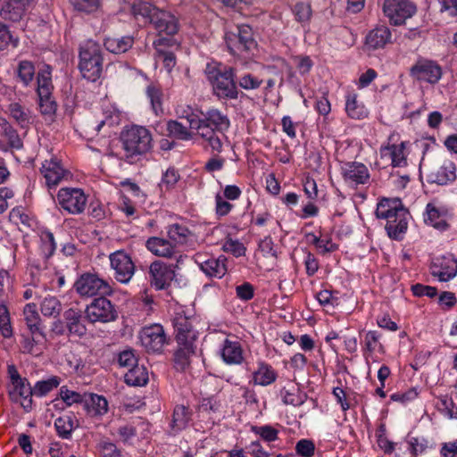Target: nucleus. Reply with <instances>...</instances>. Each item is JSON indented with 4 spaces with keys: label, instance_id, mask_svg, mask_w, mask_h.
I'll list each match as a JSON object with an SVG mask.
<instances>
[{
    "label": "nucleus",
    "instance_id": "5701e85b",
    "mask_svg": "<svg viewBox=\"0 0 457 457\" xmlns=\"http://www.w3.org/2000/svg\"><path fill=\"white\" fill-rule=\"evenodd\" d=\"M226 259L209 257L204 260L203 255H196L195 262L201 271L209 278H221L227 272Z\"/></svg>",
    "mask_w": 457,
    "mask_h": 457
},
{
    "label": "nucleus",
    "instance_id": "5fc2aeb1",
    "mask_svg": "<svg viewBox=\"0 0 457 457\" xmlns=\"http://www.w3.org/2000/svg\"><path fill=\"white\" fill-rule=\"evenodd\" d=\"M59 395L67 406H71L74 403H85L87 395H81L79 392L70 390L68 386H62L60 388Z\"/></svg>",
    "mask_w": 457,
    "mask_h": 457
},
{
    "label": "nucleus",
    "instance_id": "58836bf2",
    "mask_svg": "<svg viewBox=\"0 0 457 457\" xmlns=\"http://www.w3.org/2000/svg\"><path fill=\"white\" fill-rule=\"evenodd\" d=\"M166 229L168 238L176 245L177 248L179 245L187 244L192 235L187 227L179 223L170 224L166 228Z\"/></svg>",
    "mask_w": 457,
    "mask_h": 457
},
{
    "label": "nucleus",
    "instance_id": "6ab92c4d",
    "mask_svg": "<svg viewBox=\"0 0 457 457\" xmlns=\"http://www.w3.org/2000/svg\"><path fill=\"white\" fill-rule=\"evenodd\" d=\"M175 339L178 345H185L190 343L195 345L198 337V332L194 328L190 318L177 314L172 320Z\"/></svg>",
    "mask_w": 457,
    "mask_h": 457
},
{
    "label": "nucleus",
    "instance_id": "69168bd1",
    "mask_svg": "<svg viewBox=\"0 0 457 457\" xmlns=\"http://www.w3.org/2000/svg\"><path fill=\"white\" fill-rule=\"evenodd\" d=\"M411 290L417 297L428 296L434 298L437 295V289L435 287L416 283L411 286Z\"/></svg>",
    "mask_w": 457,
    "mask_h": 457
},
{
    "label": "nucleus",
    "instance_id": "a18cd8bd",
    "mask_svg": "<svg viewBox=\"0 0 457 457\" xmlns=\"http://www.w3.org/2000/svg\"><path fill=\"white\" fill-rule=\"evenodd\" d=\"M39 237L40 253L44 259L48 260L54 254L55 250L57 248L54 234L50 230L45 229L41 231Z\"/></svg>",
    "mask_w": 457,
    "mask_h": 457
},
{
    "label": "nucleus",
    "instance_id": "c03bdc74",
    "mask_svg": "<svg viewBox=\"0 0 457 457\" xmlns=\"http://www.w3.org/2000/svg\"><path fill=\"white\" fill-rule=\"evenodd\" d=\"M62 382V378L58 376H51L47 379L37 381L33 386L34 396H46L54 389L57 388Z\"/></svg>",
    "mask_w": 457,
    "mask_h": 457
},
{
    "label": "nucleus",
    "instance_id": "a19ab883",
    "mask_svg": "<svg viewBox=\"0 0 457 457\" xmlns=\"http://www.w3.org/2000/svg\"><path fill=\"white\" fill-rule=\"evenodd\" d=\"M145 94L155 115L163 114V93L161 86L155 83L149 84L146 87Z\"/></svg>",
    "mask_w": 457,
    "mask_h": 457
},
{
    "label": "nucleus",
    "instance_id": "09e8293b",
    "mask_svg": "<svg viewBox=\"0 0 457 457\" xmlns=\"http://www.w3.org/2000/svg\"><path fill=\"white\" fill-rule=\"evenodd\" d=\"M2 135L7 139L8 145L12 149L21 150L23 147V142L17 130L6 120L1 124Z\"/></svg>",
    "mask_w": 457,
    "mask_h": 457
},
{
    "label": "nucleus",
    "instance_id": "0e129e2a",
    "mask_svg": "<svg viewBox=\"0 0 457 457\" xmlns=\"http://www.w3.org/2000/svg\"><path fill=\"white\" fill-rule=\"evenodd\" d=\"M199 136L207 142V145H205V147H210L213 153H221L222 142L218 133L200 132Z\"/></svg>",
    "mask_w": 457,
    "mask_h": 457
},
{
    "label": "nucleus",
    "instance_id": "e433bc0d",
    "mask_svg": "<svg viewBox=\"0 0 457 457\" xmlns=\"http://www.w3.org/2000/svg\"><path fill=\"white\" fill-rule=\"evenodd\" d=\"M382 334L377 330H370L365 333L362 345V353L364 357H368L375 352L383 353L384 345L380 343Z\"/></svg>",
    "mask_w": 457,
    "mask_h": 457
},
{
    "label": "nucleus",
    "instance_id": "f257e3e1",
    "mask_svg": "<svg viewBox=\"0 0 457 457\" xmlns=\"http://www.w3.org/2000/svg\"><path fill=\"white\" fill-rule=\"evenodd\" d=\"M131 13L140 26L151 25L159 36L164 34L172 37L179 29V20L173 13L149 2L135 1L131 5Z\"/></svg>",
    "mask_w": 457,
    "mask_h": 457
},
{
    "label": "nucleus",
    "instance_id": "2eb2a0df",
    "mask_svg": "<svg viewBox=\"0 0 457 457\" xmlns=\"http://www.w3.org/2000/svg\"><path fill=\"white\" fill-rule=\"evenodd\" d=\"M410 74L419 81L434 85L442 78L443 71L436 62L422 59L411 66Z\"/></svg>",
    "mask_w": 457,
    "mask_h": 457
},
{
    "label": "nucleus",
    "instance_id": "774afa93",
    "mask_svg": "<svg viewBox=\"0 0 457 457\" xmlns=\"http://www.w3.org/2000/svg\"><path fill=\"white\" fill-rule=\"evenodd\" d=\"M180 176L175 168H169L162 177L161 185L164 186L167 190L171 189L179 180Z\"/></svg>",
    "mask_w": 457,
    "mask_h": 457
},
{
    "label": "nucleus",
    "instance_id": "4d7b16f0",
    "mask_svg": "<svg viewBox=\"0 0 457 457\" xmlns=\"http://www.w3.org/2000/svg\"><path fill=\"white\" fill-rule=\"evenodd\" d=\"M19 45V38L14 37L6 24L0 22V50L12 46L13 48Z\"/></svg>",
    "mask_w": 457,
    "mask_h": 457
},
{
    "label": "nucleus",
    "instance_id": "9d476101",
    "mask_svg": "<svg viewBox=\"0 0 457 457\" xmlns=\"http://www.w3.org/2000/svg\"><path fill=\"white\" fill-rule=\"evenodd\" d=\"M175 263H166L162 260L154 261L148 269V281L156 291L167 290L176 276Z\"/></svg>",
    "mask_w": 457,
    "mask_h": 457
},
{
    "label": "nucleus",
    "instance_id": "49530a36",
    "mask_svg": "<svg viewBox=\"0 0 457 457\" xmlns=\"http://www.w3.org/2000/svg\"><path fill=\"white\" fill-rule=\"evenodd\" d=\"M35 71V66L32 62L22 60L17 67V78L24 87H28L34 80Z\"/></svg>",
    "mask_w": 457,
    "mask_h": 457
},
{
    "label": "nucleus",
    "instance_id": "4468645a",
    "mask_svg": "<svg viewBox=\"0 0 457 457\" xmlns=\"http://www.w3.org/2000/svg\"><path fill=\"white\" fill-rule=\"evenodd\" d=\"M416 6L409 0H385L383 11L390 22L402 25L416 12Z\"/></svg>",
    "mask_w": 457,
    "mask_h": 457
},
{
    "label": "nucleus",
    "instance_id": "393cba45",
    "mask_svg": "<svg viewBox=\"0 0 457 457\" xmlns=\"http://www.w3.org/2000/svg\"><path fill=\"white\" fill-rule=\"evenodd\" d=\"M192 415L193 412L188 407L183 404H177L173 409L171 420L169 425V435L176 436L187 428L192 420Z\"/></svg>",
    "mask_w": 457,
    "mask_h": 457
},
{
    "label": "nucleus",
    "instance_id": "79ce46f5",
    "mask_svg": "<svg viewBox=\"0 0 457 457\" xmlns=\"http://www.w3.org/2000/svg\"><path fill=\"white\" fill-rule=\"evenodd\" d=\"M166 130L168 137L176 140L188 141L191 140L194 136L189 129L176 120L167 121Z\"/></svg>",
    "mask_w": 457,
    "mask_h": 457
},
{
    "label": "nucleus",
    "instance_id": "37998d69",
    "mask_svg": "<svg viewBox=\"0 0 457 457\" xmlns=\"http://www.w3.org/2000/svg\"><path fill=\"white\" fill-rule=\"evenodd\" d=\"M52 73L50 66L38 71L37 76V96H47L52 95L53 91Z\"/></svg>",
    "mask_w": 457,
    "mask_h": 457
},
{
    "label": "nucleus",
    "instance_id": "412c9836",
    "mask_svg": "<svg viewBox=\"0 0 457 457\" xmlns=\"http://www.w3.org/2000/svg\"><path fill=\"white\" fill-rule=\"evenodd\" d=\"M12 386V389H9L10 399L14 403H19L25 412H30L34 407L32 399L34 390L28 378H23V380Z\"/></svg>",
    "mask_w": 457,
    "mask_h": 457
},
{
    "label": "nucleus",
    "instance_id": "9b49d317",
    "mask_svg": "<svg viewBox=\"0 0 457 457\" xmlns=\"http://www.w3.org/2000/svg\"><path fill=\"white\" fill-rule=\"evenodd\" d=\"M145 248L154 255L175 260V267H181L187 255L182 253L168 238L150 237L145 243Z\"/></svg>",
    "mask_w": 457,
    "mask_h": 457
},
{
    "label": "nucleus",
    "instance_id": "338daca9",
    "mask_svg": "<svg viewBox=\"0 0 457 457\" xmlns=\"http://www.w3.org/2000/svg\"><path fill=\"white\" fill-rule=\"evenodd\" d=\"M282 400L285 404H290L294 406H300L304 403L305 395H302L297 391V394L286 390H281Z\"/></svg>",
    "mask_w": 457,
    "mask_h": 457
},
{
    "label": "nucleus",
    "instance_id": "8fccbe9b",
    "mask_svg": "<svg viewBox=\"0 0 457 457\" xmlns=\"http://www.w3.org/2000/svg\"><path fill=\"white\" fill-rule=\"evenodd\" d=\"M40 310L46 317H55L60 314L62 304L57 297L48 296L42 301Z\"/></svg>",
    "mask_w": 457,
    "mask_h": 457
},
{
    "label": "nucleus",
    "instance_id": "b1692460",
    "mask_svg": "<svg viewBox=\"0 0 457 457\" xmlns=\"http://www.w3.org/2000/svg\"><path fill=\"white\" fill-rule=\"evenodd\" d=\"M408 141H402L400 144H387L380 147L379 153L381 158L389 155L391 158V165L394 168L407 166L406 147Z\"/></svg>",
    "mask_w": 457,
    "mask_h": 457
},
{
    "label": "nucleus",
    "instance_id": "ddd939ff",
    "mask_svg": "<svg viewBox=\"0 0 457 457\" xmlns=\"http://www.w3.org/2000/svg\"><path fill=\"white\" fill-rule=\"evenodd\" d=\"M57 200L59 205L71 214L82 213L87 204V196L80 188H61L57 194Z\"/></svg>",
    "mask_w": 457,
    "mask_h": 457
},
{
    "label": "nucleus",
    "instance_id": "a878e982",
    "mask_svg": "<svg viewBox=\"0 0 457 457\" xmlns=\"http://www.w3.org/2000/svg\"><path fill=\"white\" fill-rule=\"evenodd\" d=\"M447 211L444 207L436 206L433 203L426 205L423 212V220L427 225L432 226L437 229L445 230L449 227L445 220Z\"/></svg>",
    "mask_w": 457,
    "mask_h": 457
},
{
    "label": "nucleus",
    "instance_id": "c85d7f7f",
    "mask_svg": "<svg viewBox=\"0 0 457 457\" xmlns=\"http://www.w3.org/2000/svg\"><path fill=\"white\" fill-rule=\"evenodd\" d=\"M41 172L49 188L55 187L65 175V170L56 159L46 160L42 164Z\"/></svg>",
    "mask_w": 457,
    "mask_h": 457
},
{
    "label": "nucleus",
    "instance_id": "cd10ccee",
    "mask_svg": "<svg viewBox=\"0 0 457 457\" xmlns=\"http://www.w3.org/2000/svg\"><path fill=\"white\" fill-rule=\"evenodd\" d=\"M175 40L170 37H161L154 41L156 50V59L161 61L164 68L170 72L176 65V56L171 51L164 50L162 46H172Z\"/></svg>",
    "mask_w": 457,
    "mask_h": 457
},
{
    "label": "nucleus",
    "instance_id": "3c124183",
    "mask_svg": "<svg viewBox=\"0 0 457 457\" xmlns=\"http://www.w3.org/2000/svg\"><path fill=\"white\" fill-rule=\"evenodd\" d=\"M11 116L21 128H26L30 123V116L28 111L18 103H12L9 106Z\"/></svg>",
    "mask_w": 457,
    "mask_h": 457
},
{
    "label": "nucleus",
    "instance_id": "2f4dec72",
    "mask_svg": "<svg viewBox=\"0 0 457 457\" xmlns=\"http://www.w3.org/2000/svg\"><path fill=\"white\" fill-rule=\"evenodd\" d=\"M430 181L437 185H447L456 179V165L451 160H445L442 165L430 174Z\"/></svg>",
    "mask_w": 457,
    "mask_h": 457
},
{
    "label": "nucleus",
    "instance_id": "f8f14e48",
    "mask_svg": "<svg viewBox=\"0 0 457 457\" xmlns=\"http://www.w3.org/2000/svg\"><path fill=\"white\" fill-rule=\"evenodd\" d=\"M138 337L148 353H162L163 347L169 343L164 328L159 323L143 327Z\"/></svg>",
    "mask_w": 457,
    "mask_h": 457
},
{
    "label": "nucleus",
    "instance_id": "f3484780",
    "mask_svg": "<svg viewBox=\"0 0 457 457\" xmlns=\"http://www.w3.org/2000/svg\"><path fill=\"white\" fill-rule=\"evenodd\" d=\"M341 174L346 185L356 188L370 182V174L368 167L360 162H347L341 167Z\"/></svg>",
    "mask_w": 457,
    "mask_h": 457
},
{
    "label": "nucleus",
    "instance_id": "603ef678",
    "mask_svg": "<svg viewBox=\"0 0 457 457\" xmlns=\"http://www.w3.org/2000/svg\"><path fill=\"white\" fill-rule=\"evenodd\" d=\"M237 87L249 91L258 89L263 80L253 73L246 72L237 78Z\"/></svg>",
    "mask_w": 457,
    "mask_h": 457
},
{
    "label": "nucleus",
    "instance_id": "0eeeda50",
    "mask_svg": "<svg viewBox=\"0 0 457 457\" xmlns=\"http://www.w3.org/2000/svg\"><path fill=\"white\" fill-rule=\"evenodd\" d=\"M73 289L81 298L112 295L113 293L107 280L91 272H84L79 276L73 284Z\"/></svg>",
    "mask_w": 457,
    "mask_h": 457
},
{
    "label": "nucleus",
    "instance_id": "4be33fe9",
    "mask_svg": "<svg viewBox=\"0 0 457 457\" xmlns=\"http://www.w3.org/2000/svg\"><path fill=\"white\" fill-rule=\"evenodd\" d=\"M33 0H0V17L8 21L18 22Z\"/></svg>",
    "mask_w": 457,
    "mask_h": 457
},
{
    "label": "nucleus",
    "instance_id": "680f3d73",
    "mask_svg": "<svg viewBox=\"0 0 457 457\" xmlns=\"http://www.w3.org/2000/svg\"><path fill=\"white\" fill-rule=\"evenodd\" d=\"M116 435L123 443H129L137 436L136 426L131 422H127L119 426Z\"/></svg>",
    "mask_w": 457,
    "mask_h": 457
},
{
    "label": "nucleus",
    "instance_id": "bb28decb",
    "mask_svg": "<svg viewBox=\"0 0 457 457\" xmlns=\"http://www.w3.org/2000/svg\"><path fill=\"white\" fill-rule=\"evenodd\" d=\"M278 378V372L268 362L264 361H257V369L253 372L252 380L256 386H268L273 384Z\"/></svg>",
    "mask_w": 457,
    "mask_h": 457
},
{
    "label": "nucleus",
    "instance_id": "6e6d98bb",
    "mask_svg": "<svg viewBox=\"0 0 457 457\" xmlns=\"http://www.w3.org/2000/svg\"><path fill=\"white\" fill-rule=\"evenodd\" d=\"M117 362L120 367L130 370L132 367L138 363V359L136 351L132 348H127L119 353L117 356Z\"/></svg>",
    "mask_w": 457,
    "mask_h": 457
},
{
    "label": "nucleus",
    "instance_id": "a211bd4d",
    "mask_svg": "<svg viewBox=\"0 0 457 457\" xmlns=\"http://www.w3.org/2000/svg\"><path fill=\"white\" fill-rule=\"evenodd\" d=\"M431 275L440 282H447L457 275V259L452 254L436 257L431 263Z\"/></svg>",
    "mask_w": 457,
    "mask_h": 457
},
{
    "label": "nucleus",
    "instance_id": "473e14b6",
    "mask_svg": "<svg viewBox=\"0 0 457 457\" xmlns=\"http://www.w3.org/2000/svg\"><path fill=\"white\" fill-rule=\"evenodd\" d=\"M195 345H178L173 353V366L177 371H185L190 365V358L195 353Z\"/></svg>",
    "mask_w": 457,
    "mask_h": 457
},
{
    "label": "nucleus",
    "instance_id": "c756f323",
    "mask_svg": "<svg viewBox=\"0 0 457 457\" xmlns=\"http://www.w3.org/2000/svg\"><path fill=\"white\" fill-rule=\"evenodd\" d=\"M222 361L228 365H239L244 361L243 348L239 341L226 338L220 349Z\"/></svg>",
    "mask_w": 457,
    "mask_h": 457
},
{
    "label": "nucleus",
    "instance_id": "dca6fc26",
    "mask_svg": "<svg viewBox=\"0 0 457 457\" xmlns=\"http://www.w3.org/2000/svg\"><path fill=\"white\" fill-rule=\"evenodd\" d=\"M109 258L115 279L122 284L129 283L135 273V264L131 257L124 251H116Z\"/></svg>",
    "mask_w": 457,
    "mask_h": 457
},
{
    "label": "nucleus",
    "instance_id": "aec40b11",
    "mask_svg": "<svg viewBox=\"0 0 457 457\" xmlns=\"http://www.w3.org/2000/svg\"><path fill=\"white\" fill-rule=\"evenodd\" d=\"M62 317L66 322L69 336H75L79 338L86 336L87 331L86 321L87 320L85 310L82 311L79 307H70L63 312Z\"/></svg>",
    "mask_w": 457,
    "mask_h": 457
},
{
    "label": "nucleus",
    "instance_id": "e2e57ef3",
    "mask_svg": "<svg viewBox=\"0 0 457 457\" xmlns=\"http://www.w3.org/2000/svg\"><path fill=\"white\" fill-rule=\"evenodd\" d=\"M39 110L43 115H54L57 110V104L53 99L52 95L47 96H38Z\"/></svg>",
    "mask_w": 457,
    "mask_h": 457
},
{
    "label": "nucleus",
    "instance_id": "052dcab7",
    "mask_svg": "<svg viewBox=\"0 0 457 457\" xmlns=\"http://www.w3.org/2000/svg\"><path fill=\"white\" fill-rule=\"evenodd\" d=\"M315 444L311 439H300L295 446V453L300 457H312L315 453Z\"/></svg>",
    "mask_w": 457,
    "mask_h": 457
},
{
    "label": "nucleus",
    "instance_id": "c9c22d12",
    "mask_svg": "<svg viewBox=\"0 0 457 457\" xmlns=\"http://www.w3.org/2000/svg\"><path fill=\"white\" fill-rule=\"evenodd\" d=\"M345 112L351 119L363 120L368 117L369 110L363 103L357 100V94L350 93L345 99Z\"/></svg>",
    "mask_w": 457,
    "mask_h": 457
},
{
    "label": "nucleus",
    "instance_id": "6e6552de",
    "mask_svg": "<svg viewBox=\"0 0 457 457\" xmlns=\"http://www.w3.org/2000/svg\"><path fill=\"white\" fill-rule=\"evenodd\" d=\"M236 32H227L225 35L226 45L233 55L251 54L257 47V42L253 37L252 28L246 24L237 27Z\"/></svg>",
    "mask_w": 457,
    "mask_h": 457
},
{
    "label": "nucleus",
    "instance_id": "ea45409f",
    "mask_svg": "<svg viewBox=\"0 0 457 457\" xmlns=\"http://www.w3.org/2000/svg\"><path fill=\"white\" fill-rule=\"evenodd\" d=\"M125 383L129 386H141L148 382V371L144 365L138 363L132 367L124 377Z\"/></svg>",
    "mask_w": 457,
    "mask_h": 457
},
{
    "label": "nucleus",
    "instance_id": "39448f33",
    "mask_svg": "<svg viewBox=\"0 0 457 457\" xmlns=\"http://www.w3.org/2000/svg\"><path fill=\"white\" fill-rule=\"evenodd\" d=\"M180 118H185L189 128L204 133H221L227 131L230 126L228 117L219 109L211 108L201 112V117L191 112L190 109L183 111Z\"/></svg>",
    "mask_w": 457,
    "mask_h": 457
},
{
    "label": "nucleus",
    "instance_id": "423d86ee",
    "mask_svg": "<svg viewBox=\"0 0 457 457\" xmlns=\"http://www.w3.org/2000/svg\"><path fill=\"white\" fill-rule=\"evenodd\" d=\"M78 68L81 76L91 82L101 78L103 72V54L101 46L93 40L80 45Z\"/></svg>",
    "mask_w": 457,
    "mask_h": 457
},
{
    "label": "nucleus",
    "instance_id": "20e7f679",
    "mask_svg": "<svg viewBox=\"0 0 457 457\" xmlns=\"http://www.w3.org/2000/svg\"><path fill=\"white\" fill-rule=\"evenodd\" d=\"M122 154L120 159L133 164L153 148V137L149 129L134 125L120 135Z\"/></svg>",
    "mask_w": 457,
    "mask_h": 457
},
{
    "label": "nucleus",
    "instance_id": "1a4fd4ad",
    "mask_svg": "<svg viewBox=\"0 0 457 457\" xmlns=\"http://www.w3.org/2000/svg\"><path fill=\"white\" fill-rule=\"evenodd\" d=\"M105 296L96 297L86 306L85 314L89 323H108L118 319V312L115 305Z\"/></svg>",
    "mask_w": 457,
    "mask_h": 457
},
{
    "label": "nucleus",
    "instance_id": "864d4df0",
    "mask_svg": "<svg viewBox=\"0 0 457 457\" xmlns=\"http://www.w3.org/2000/svg\"><path fill=\"white\" fill-rule=\"evenodd\" d=\"M377 444L378 447L384 452L386 454H391L395 451H396L399 444L394 443L390 441L386 436V428L384 425H381L376 432Z\"/></svg>",
    "mask_w": 457,
    "mask_h": 457
},
{
    "label": "nucleus",
    "instance_id": "f704fd0d",
    "mask_svg": "<svg viewBox=\"0 0 457 457\" xmlns=\"http://www.w3.org/2000/svg\"><path fill=\"white\" fill-rule=\"evenodd\" d=\"M84 408L91 417L104 416L109 409L106 398L96 394L87 395Z\"/></svg>",
    "mask_w": 457,
    "mask_h": 457
},
{
    "label": "nucleus",
    "instance_id": "13d9d810",
    "mask_svg": "<svg viewBox=\"0 0 457 457\" xmlns=\"http://www.w3.org/2000/svg\"><path fill=\"white\" fill-rule=\"evenodd\" d=\"M274 62H275L274 64H267V65H265L264 69L267 70L268 71L273 73L274 75H279L280 76L279 87H281L283 85V83H284V79H283V76H282V70L284 68H288L289 69L290 76H292L293 75L292 68L290 67V65L287 62V61L285 58H283V57H276V58H274Z\"/></svg>",
    "mask_w": 457,
    "mask_h": 457
},
{
    "label": "nucleus",
    "instance_id": "7c9ffc66",
    "mask_svg": "<svg viewBox=\"0 0 457 457\" xmlns=\"http://www.w3.org/2000/svg\"><path fill=\"white\" fill-rule=\"evenodd\" d=\"M78 427L79 420L73 412L65 413L54 420L56 434L62 439H71L72 433Z\"/></svg>",
    "mask_w": 457,
    "mask_h": 457
},
{
    "label": "nucleus",
    "instance_id": "72a5a7b5",
    "mask_svg": "<svg viewBox=\"0 0 457 457\" xmlns=\"http://www.w3.org/2000/svg\"><path fill=\"white\" fill-rule=\"evenodd\" d=\"M391 31L386 26H378L373 29L366 36V45L373 49H379L386 46L391 40Z\"/></svg>",
    "mask_w": 457,
    "mask_h": 457
},
{
    "label": "nucleus",
    "instance_id": "7ed1b4c3",
    "mask_svg": "<svg viewBox=\"0 0 457 457\" xmlns=\"http://www.w3.org/2000/svg\"><path fill=\"white\" fill-rule=\"evenodd\" d=\"M376 215L378 219L386 220L385 228L391 239L400 241L403 238L411 214L400 198L381 199L378 204Z\"/></svg>",
    "mask_w": 457,
    "mask_h": 457
},
{
    "label": "nucleus",
    "instance_id": "bf43d9fd",
    "mask_svg": "<svg viewBox=\"0 0 457 457\" xmlns=\"http://www.w3.org/2000/svg\"><path fill=\"white\" fill-rule=\"evenodd\" d=\"M252 431L266 442H274L278 438V430L270 425L253 426Z\"/></svg>",
    "mask_w": 457,
    "mask_h": 457
},
{
    "label": "nucleus",
    "instance_id": "de8ad7c7",
    "mask_svg": "<svg viewBox=\"0 0 457 457\" xmlns=\"http://www.w3.org/2000/svg\"><path fill=\"white\" fill-rule=\"evenodd\" d=\"M292 12L295 15V20L299 22L302 27L309 25L312 16V10L310 4L298 2L292 7Z\"/></svg>",
    "mask_w": 457,
    "mask_h": 457
},
{
    "label": "nucleus",
    "instance_id": "4c0bfd02",
    "mask_svg": "<svg viewBox=\"0 0 457 457\" xmlns=\"http://www.w3.org/2000/svg\"><path fill=\"white\" fill-rule=\"evenodd\" d=\"M134 37L131 36H124L120 37H106L104 46L110 53L120 54L127 52L132 47Z\"/></svg>",
    "mask_w": 457,
    "mask_h": 457
},
{
    "label": "nucleus",
    "instance_id": "f03ea898",
    "mask_svg": "<svg viewBox=\"0 0 457 457\" xmlns=\"http://www.w3.org/2000/svg\"><path fill=\"white\" fill-rule=\"evenodd\" d=\"M204 74L211 86L212 94L221 103L237 100L244 95L237 87L235 68L218 62L206 64Z\"/></svg>",
    "mask_w": 457,
    "mask_h": 457
}]
</instances>
